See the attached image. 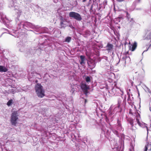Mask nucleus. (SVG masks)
Instances as JSON below:
<instances>
[{
    "mask_svg": "<svg viewBox=\"0 0 151 151\" xmlns=\"http://www.w3.org/2000/svg\"><path fill=\"white\" fill-rule=\"evenodd\" d=\"M151 47V44L150 45V46H149V47H148V49H147V50H145L144 51V52H143V53H142V54H143V53L144 52L147 51L148 50V49H149V47Z\"/></svg>",
    "mask_w": 151,
    "mask_h": 151,
    "instance_id": "2f4dec72",
    "label": "nucleus"
},
{
    "mask_svg": "<svg viewBox=\"0 0 151 151\" xmlns=\"http://www.w3.org/2000/svg\"><path fill=\"white\" fill-rule=\"evenodd\" d=\"M13 90H13V89H12V90H11V91H12V92H13V93H14L13 92H13Z\"/></svg>",
    "mask_w": 151,
    "mask_h": 151,
    "instance_id": "a19ab883",
    "label": "nucleus"
},
{
    "mask_svg": "<svg viewBox=\"0 0 151 151\" xmlns=\"http://www.w3.org/2000/svg\"><path fill=\"white\" fill-rule=\"evenodd\" d=\"M150 148V150H151V143L150 144L148 143L145 147L144 151H147V149Z\"/></svg>",
    "mask_w": 151,
    "mask_h": 151,
    "instance_id": "4be33fe9",
    "label": "nucleus"
},
{
    "mask_svg": "<svg viewBox=\"0 0 151 151\" xmlns=\"http://www.w3.org/2000/svg\"><path fill=\"white\" fill-rule=\"evenodd\" d=\"M124 0H116V1L119 2H122V1H124Z\"/></svg>",
    "mask_w": 151,
    "mask_h": 151,
    "instance_id": "f704fd0d",
    "label": "nucleus"
},
{
    "mask_svg": "<svg viewBox=\"0 0 151 151\" xmlns=\"http://www.w3.org/2000/svg\"><path fill=\"white\" fill-rule=\"evenodd\" d=\"M41 76L40 74L35 72H33L31 73V75L28 77V79L29 81H34L32 79H36V78L40 79L41 78Z\"/></svg>",
    "mask_w": 151,
    "mask_h": 151,
    "instance_id": "6e6552de",
    "label": "nucleus"
},
{
    "mask_svg": "<svg viewBox=\"0 0 151 151\" xmlns=\"http://www.w3.org/2000/svg\"><path fill=\"white\" fill-rule=\"evenodd\" d=\"M117 19L118 20H119V19Z\"/></svg>",
    "mask_w": 151,
    "mask_h": 151,
    "instance_id": "de8ad7c7",
    "label": "nucleus"
},
{
    "mask_svg": "<svg viewBox=\"0 0 151 151\" xmlns=\"http://www.w3.org/2000/svg\"><path fill=\"white\" fill-rule=\"evenodd\" d=\"M137 10V9H136Z\"/></svg>",
    "mask_w": 151,
    "mask_h": 151,
    "instance_id": "09e8293b",
    "label": "nucleus"
},
{
    "mask_svg": "<svg viewBox=\"0 0 151 151\" xmlns=\"http://www.w3.org/2000/svg\"><path fill=\"white\" fill-rule=\"evenodd\" d=\"M81 88L86 96L87 95L88 93V90L89 89V86L86 84L85 82H81L80 83Z\"/></svg>",
    "mask_w": 151,
    "mask_h": 151,
    "instance_id": "423d86ee",
    "label": "nucleus"
},
{
    "mask_svg": "<svg viewBox=\"0 0 151 151\" xmlns=\"http://www.w3.org/2000/svg\"><path fill=\"white\" fill-rule=\"evenodd\" d=\"M18 114L17 111H14L11 114V123L12 125L16 126L17 124V122L18 121Z\"/></svg>",
    "mask_w": 151,
    "mask_h": 151,
    "instance_id": "20e7f679",
    "label": "nucleus"
},
{
    "mask_svg": "<svg viewBox=\"0 0 151 151\" xmlns=\"http://www.w3.org/2000/svg\"><path fill=\"white\" fill-rule=\"evenodd\" d=\"M7 69L5 66L0 65V72H6L7 71Z\"/></svg>",
    "mask_w": 151,
    "mask_h": 151,
    "instance_id": "6ab92c4d",
    "label": "nucleus"
},
{
    "mask_svg": "<svg viewBox=\"0 0 151 151\" xmlns=\"http://www.w3.org/2000/svg\"><path fill=\"white\" fill-rule=\"evenodd\" d=\"M129 97H130V95L129 94V95H128V99H127L128 101H129Z\"/></svg>",
    "mask_w": 151,
    "mask_h": 151,
    "instance_id": "58836bf2",
    "label": "nucleus"
},
{
    "mask_svg": "<svg viewBox=\"0 0 151 151\" xmlns=\"http://www.w3.org/2000/svg\"><path fill=\"white\" fill-rule=\"evenodd\" d=\"M17 30H16L15 32H16L14 33V34H11L13 36H14L15 37H19V32H17Z\"/></svg>",
    "mask_w": 151,
    "mask_h": 151,
    "instance_id": "b1692460",
    "label": "nucleus"
},
{
    "mask_svg": "<svg viewBox=\"0 0 151 151\" xmlns=\"http://www.w3.org/2000/svg\"><path fill=\"white\" fill-rule=\"evenodd\" d=\"M140 0H136L135 1L134 3H139L140 2Z\"/></svg>",
    "mask_w": 151,
    "mask_h": 151,
    "instance_id": "473e14b6",
    "label": "nucleus"
},
{
    "mask_svg": "<svg viewBox=\"0 0 151 151\" xmlns=\"http://www.w3.org/2000/svg\"><path fill=\"white\" fill-rule=\"evenodd\" d=\"M137 46V44L136 42H135L132 45L131 50L132 51H134L136 49Z\"/></svg>",
    "mask_w": 151,
    "mask_h": 151,
    "instance_id": "5701e85b",
    "label": "nucleus"
},
{
    "mask_svg": "<svg viewBox=\"0 0 151 151\" xmlns=\"http://www.w3.org/2000/svg\"><path fill=\"white\" fill-rule=\"evenodd\" d=\"M60 11V10L59 9H58V12H59V11Z\"/></svg>",
    "mask_w": 151,
    "mask_h": 151,
    "instance_id": "c03bdc74",
    "label": "nucleus"
},
{
    "mask_svg": "<svg viewBox=\"0 0 151 151\" xmlns=\"http://www.w3.org/2000/svg\"><path fill=\"white\" fill-rule=\"evenodd\" d=\"M101 65L102 66H107L109 64V61L108 60V58L106 56H104L101 60Z\"/></svg>",
    "mask_w": 151,
    "mask_h": 151,
    "instance_id": "1a4fd4ad",
    "label": "nucleus"
},
{
    "mask_svg": "<svg viewBox=\"0 0 151 151\" xmlns=\"http://www.w3.org/2000/svg\"><path fill=\"white\" fill-rule=\"evenodd\" d=\"M86 100H85V103H86Z\"/></svg>",
    "mask_w": 151,
    "mask_h": 151,
    "instance_id": "49530a36",
    "label": "nucleus"
},
{
    "mask_svg": "<svg viewBox=\"0 0 151 151\" xmlns=\"http://www.w3.org/2000/svg\"><path fill=\"white\" fill-rule=\"evenodd\" d=\"M118 125L117 126H115L112 127V128H116L118 130L121 131L123 130V129L122 128L121 126V122L119 120L117 121Z\"/></svg>",
    "mask_w": 151,
    "mask_h": 151,
    "instance_id": "ddd939ff",
    "label": "nucleus"
},
{
    "mask_svg": "<svg viewBox=\"0 0 151 151\" xmlns=\"http://www.w3.org/2000/svg\"><path fill=\"white\" fill-rule=\"evenodd\" d=\"M93 5H92L91 6V9H92L93 8Z\"/></svg>",
    "mask_w": 151,
    "mask_h": 151,
    "instance_id": "4c0bfd02",
    "label": "nucleus"
},
{
    "mask_svg": "<svg viewBox=\"0 0 151 151\" xmlns=\"http://www.w3.org/2000/svg\"><path fill=\"white\" fill-rule=\"evenodd\" d=\"M35 90L38 97L42 98L45 96L44 91L40 84L37 83L35 86Z\"/></svg>",
    "mask_w": 151,
    "mask_h": 151,
    "instance_id": "f03ea898",
    "label": "nucleus"
},
{
    "mask_svg": "<svg viewBox=\"0 0 151 151\" xmlns=\"http://www.w3.org/2000/svg\"><path fill=\"white\" fill-rule=\"evenodd\" d=\"M53 1L54 2L56 3L57 2V1H56L55 0H53Z\"/></svg>",
    "mask_w": 151,
    "mask_h": 151,
    "instance_id": "ea45409f",
    "label": "nucleus"
},
{
    "mask_svg": "<svg viewBox=\"0 0 151 151\" xmlns=\"http://www.w3.org/2000/svg\"><path fill=\"white\" fill-rule=\"evenodd\" d=\"M147 89H148V91L149 93H151V91H150V90L148 88H147Z\"/></svg>",
    "mask_w": 151,
    "mask_h": 151,
    "instance_id": "e433bc0d",
    "label": "nucleus"
},
{
    "mask_svg": "<svg viewBox=\"0 0 151 151\" xmlns=\"http://www.w3.org/2000/svg\"><path fill=\"white\" fill-rule=\"evenodd\" d=\"M14 8V9L16 12L17 13L18 15L17 18L16 19V22L18 24L17 29H18L19 30L21 29V27L25 29H26L25 27H30L33 29L35 28V26L30 22H24V24H22V22L19 21L18 18L21 15L22 11L19 10L18 6L15 5Z\"/></svg>",
    "mask_w": 151,
    "mask_h": 151,
    "instance_id": "f257e3e1",
    "label": "nucleus"
},
{
    "mask_svg": "<svg viewBox=\"0 0 151 151\" xmlns=\"http://www.w3.org/2000/svg\"><path fill=\"white\" fill-rule=\"evenodd\" d=\"M44 29H45V31L44 32H47V31L48 29L47 28H44Z\"/></svg>",
    "mask_w": 151,
    "mask_h": 151,
    "instance_id": "72a5a7b5",
    "label": "nucleus"
},
{
    "mask_svg": "<svg viewBox=\"0 0 151 151\" xmlns=\"http://www.w3.org/2000/svg\"><path fill=\"white\" fill-rule=\"evenodd\" d=\"M112 91L113 92V93L114 94L116 93V91L119 92V91H120V93H119L120 95L122 96L124 94V92L122 89H121L120 88H117L116 90V88L114 87L111 89Z\"/></svg>",
    "mask_w": 151,
    "mask_h": 151,
    "instance_id": "4468645a",
    "label": "nucleus"
},
{
    "mask_svg": "<svg viewBox=\"0 0 151 151\" xmlns=\"http://www.w3.org/2000/svg\"><path fill=\"white\" fill-rule=\"evenodd\" d=\"M1 20L4 24H7V23L10 22V20L7 18L6 16L3 13H1Z\"/></svg>",
    "mask_w": 151,
    "mask_h": 151,
    "instance_id": "f8f14e48",
    "label": "nucleus"
},
{
    "mask_svg": "<svg viewBox=\"0 0 151 151\" xmlns=\"http://www.w3.org/2000/svg\"><path fill=\"white\" fill-rule=\"evenodd\" d=\"M122 56L121 60H119V62L117 63V64H118L119 63H121V64L125 66L126 63H129L130 62L131 59L128 55H122Z\"/></svg>",
    "mask_w": 151,
    "mask_h": 151,
    "instance_id": "7ed1b4c3",
    "label": "nucleus"
},
{
    "mask_svg": "<svg viewBox=\"0 0 151 151\" xmlns=\"http://www.w3.org/2000/svg\"><path fill=\"white\" fill-rule=\"evenodd\" d=\"M71 91H73V92L75 91V90L73 88V89L71 90Z\"/></svg>",
    "mask_w": 151,
    "mask_h": 151,
    "instance_id": "c9c22d12",
    "label": "nucleus"
},
{
    "mask_svg": "<svg viewBox=\"0 0 151 151\" xmlns=\"http://www.w3.org/2000/svg\"><path fill=\"white\" fill-rule=\"evenodd\" d=\"M53 33H55V32H56V31H58V32L59 33H61V32H60V31H59L58 30V29H57V28H54L53 29Z\"/></svg>",
    "mask_w": 151,
    "mask_h": 151,
    "instance_id": "c756f323",
    "label": "nucleus"
},
{
    "mask_svg": "<svg viewBox=\"0 0 151 151\" xmlns=\"http://www.w3.org/2000/svg\"><path fill=\"white\" fill-rule=\"evenodd\" d=\"M37 81H38L37 80H35V82L36 83H37Z\"/></svg>",
    "mask_w": 151,
    "mask_h": 151,
    "instance_id": "37998d69",
    "label": "nucleus"
},
{
    "mask_svg": "<svg viewBox=\"0 0 151 151\" xmlns=\"http://www.w3.org/2000/svg\"><path fill=\"white\" fill-rule=\"evenodd\" d=\"M130 145L132 147L129 149V151H132V150L133 149V146L131 145V144Z\"/></svg>",
    "mask_w": 151,
    "mask_h": 151,
    "instance_id": "7c9ffc66",
    "label": "nucleus"
},
{
    "mask_svg": "<svg viewBox=\"0 0 151 151\" xmlns=\"http://www.w3.org/2000/svg\"><path fill=\"white\" fill-rule=\"evenodd\" d=\"M85 56L83 55H81L80 56V58L81 59L80 64L81 65L83 64H84L85 62H84L85 60Z\"/></svg>",
    "mask_w": 151,
    "mask_h": 151,
    "instance_id": "aec40b11",
    "label": "nucleus"
},
{
    "mask_svg": "<svg viewBox=\"0 0 151 151\" xmlns=\"http://www.w3.org/2000/svg\"><path fill=\"white\" fill-rule=\"evenodd\" d=\"M60 27L62 28H65L66 26V20L65 19L64 17H63L61 15H60Z\"/></svg>",
    "mask_w": 151,
    "mask_h": 151,
    "instance_id": "9d476101",
    "label": "nucleus"
},
{
    "mask_svg": "<svg viewBox=\"0 0 151 151\" xmlns=\"http://www.w3.org/2000/svg\"><path fill=\"white\" fill-rule=\"evenodd\" d=\"M107 50L109 52H110L113 49V45L111 44H108L106 46Z\"/></svg>",
    "mask_w": 151,
    "mask_h": 151,
    "instance_id": "a211bd4d",
    "label": "nucleus"
},
{
    "mask_svg": "<svg viewBox=\"0 0 151 151\" xmlns=\"http://www.w3.org/2000/svg\"><path fill=\"white\" fill-rule=\"evenodd\" d=\"M85 80L87 83L90 82L91 81L90 78L88 76H86L85 78Z\"/></svg>",
    "mask_w": 151,
    "mask_h": 151,
    "instance_id": "bb28decb",
    "label": "nucleus"
},
{
    "mask_svg": "<svg viewBox=\"0 0 151 151\" xmlns=\"http://www.w3.org/2000/svg\"><path fill=\"white\" fill-rule=\"evenodd\" d=\"M86 0H83V2H85L86 1Z\"/></svg>",
    "mask_w": 151,
    "mask_h": 151,
    "instance_id": "79ce46f5",
    "label": "nucleus"
},
{
    "mask_svg": "<svg viewBox=\"0 0 151 151\" xmlns=\"http://www.w3.org/2000/svg\"><path fill=\"white\" fill-rule=\"evenodd\" d=\"M18 47L19 48L20 51L23 52L25 49V47L22 43H19L18 45Z\"/></svg>",
    "mask_w": 151,
    "mask_h": 151,
    "instance_id": "dca6fc26",
    "label": "nucleus"
},
{
    "mask_svg": "<svg viewBox=\"0 0 151 151\" xmlns=\"http://www.w3.org/2000/svg\"><path fill=\"white\" fill-rule=\"evenodd\" d=\"M69 15L70 17L73 18L77 21H80L82 19L81 15L78 13L75 12H70Z\"/></svg>",
    "mask_w": 151,
    "mask_h": 151,
    "instance_id": "0eeeda50",
    "label": "nucleus"
},
{
    "mask_svg": "<svg viewBox=\"0 0 151 151\" xmlns=\"http://www.w3.org/2000/svg\"><path fill=\"white\" fill-rule=\"evenodd\" d=\"M145 39L151 40V30L147 31L145 35Z\"/></svg>",
    "mask_w": 151,
    "mask_h": 151,
    "instance_id": "f3484780",
    "label": "nucleus"
},
{
    "mask_svg": "<svg viewBox=\"0 0 151 151\" xmlns=\"http://www.w3.org/2000/svg\"><path fill=\"white\" fill-rule=\"evenodd\" d=\"M91 0H89L90 1H91Z\"/></svg>",
    "mask_w": 151,
    "mask_h": 151,
    "instance_id": "8fccbe9b",
    "label": "nucleus"
},
{
    "mask_svg": "<svg viewBox=\"0 0 151 151\" xmlns=\"http://www.w3.org/2000/svg\"><path fill=\"white\" fill-rule=\"evenodd\" d=\"M13 102V100L12 99L9 100L7 103V104L8 106H11Z\"/></svg>",
    "mask_w": 151,
    "mask_h": 151,
    "instance_id": "cd10ccee",
    "label": "nucleus"
},
{
    "mask_svg": "<svg viewBox=\"0 0 151 151\" xmlns=\"http://www.w3.org/2000/svg\"><path fill=\"white\" fill-rule=\"evenodd\" d=\"M39 50V49L37 50L36 52H37V51H38Z\"/></svg>",
    "mask_w": 151,
    "mask_h": 151,
    "instance_id": "a18cd8bd",
    "label": "nucleus"
},
{
    "mask_svg": "<svg viewBox=\"0 0 151 151\" xmlns=\"http://www.w3.org/2000/svg\"><path fill=\"white\" fill-rule=\"evenodd\" d=\"M112 131H113V132L115 134H116L117 136H119V132H118L115 129H113L112 130Z\"/></svg>",
    "mask_w": 151,
    "mask_h": 151,
    "instance_id": "c85d7f7f",
    "label": "nucleus"
},
{
    "mask_svg": "<svg viewBox=\"0 0 151 151\" xmlns=\"http://www.w3.org/2000/svg\"><path fill=\"white\" fill-rule=\"evenodd\" d=\"M126 95H125L124 99L123 101V103L121 104L122 100L120 99H119L118 100V104L117 106L114 108V110H116L117 109H122L123 107H124L126 104Z\"/></svg>",
    "mask_w": 151,
    "mask_h": 151,
    "instance_id": "39448f33",
    "label": "nucleus"
},
{
    "mask_svg": "<svg viewBox=\"0 0 151 151\" xmlns=\"http://www.w3.org/2000/svg\"><path fill=\"white\" fill-rule=\"evenodd\" d=\"M139 114H138V115L137 116V118H136V120L137 123L138 124V125L141 127L142 128H146L147 131V132H148V128L147 126H146V124L142 122H139V119H138V118L139 117Z\"/></svg>",
    "mask_w": 151,
    "mask_h": 151,
    "instance_id": "9b49d317",
    "label": "nucleus"
},
{
    "mask_svg": "<svg viewBox=\"0 0 151 151\" xmlns=\"http://www.w3.org/2000/svg\"><path fill=\"white\" fill-rule=\"evenodd\" d=\"M71 38L70 37H67L65 39V41L68 42H70L71 40Z\"/></svg>",
    "mask_w": 151,
    "mask_h": 151,
    "instance_id": "a878e982",
    "label": "nucleus"
},
{
    "mask_svg": "<svg viewBox=\"0 0 151 151\" xmlns=\"http://www.w3.org/2000/svg\"><path fill=\"white\" fill-rule=\"evenodd\" d=\"M126 17L129 23L131 24H132L134 22V20L132 18H131L130 15L127 12Z\"/></svg>",
    "mask_w": 151,
    "mask_h": 151,
    "instance_id": "2eb2a0df",
    "label": "nucleus"
},
{
    "mask_svg": "<svg viewBox=\"0 0 151 151\" xmlns=\"http://www.w3.org/2000/svg\"><path fill=\"white\" fill-rule=\"evenodd\" d=\"M112 149L113 150V151H119V148L117 143L115 144L114 147H112Z\"/></svg>",
    "mask_w": 151,
    "mask_h": 151,
    "instance_id": "412c9836",
    "label": "nucleus"
},
{
    "mask_svg": "<svg viewBox=\"0 0 151 151\" xmlns=\"http://www.w3.org/2000/svg\"><path fill=\"white\" fill-rule=\"evenodd\" d=\"M134 120H133L132 119H129L128 120V121L129 122V123L131 125L132 127H133V123H134Z\"/></svg>",
    "mask_w": 151,
    "mask_h": 151,
    "instance_id": "393cba45",
    "label": "nucleus"
}]
</instances>
